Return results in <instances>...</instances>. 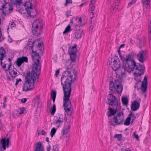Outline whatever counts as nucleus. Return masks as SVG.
Listing matches in <instances>:
<instances>
[{
    "label": "nucleus",
    "mask_w": 151,
    "mask_h": 151,
    "mask_svg": "<svg viewBox=\"0 0 151 151\" xmlns=\"http://www.w3.org/2000/svg\"><path fill=\"white\" fill-rule=\"evenodd\" d=\"M81 18L73 17L70 19V24L71 25L77 26L81 24Z\"/></svg>",
    "instance_id": "20"
},
{
    "label": "nucleus",
    "mask_w": 151,
    "mask_h": 151,
    "mask_svg": "<svg viewBox=\"0 0 151 151\" xmlns=\"http://www.w3.org/2000/svg\"><path fill=\"white\" fill-rule=\"evenodd\" d=\"M93 28V26L91 25L90 26L89 28V32L91 33L92 31Z\"/></svg>",
    "instance_id": "54"
},
{
    "label": "nucleus",
    "mask_w": 151,
    "mask_h": 151,
    "mask_svg": "<svg viewBox=\"0 0 151 151\" xmlns=\"http://www.w3.org/2000/svg\"><path fill=\"white\" fill-rule=\"evenodd\" d=\"M122 151H127L126 149H122Z\"/></svg>",
    "instance_id": "63"
},
{
    "label": "nucleus",
    "mask_w": 151,
    "mask_h": 151,
    "mask_svg": "<svg viewBox=\"0 0 151 151\" xmlns=\"http://www.w3.org/2000/svg\"><path fill=\"white\" fill-rule=\"evenodd\" d=\"M77 45H74L73 46L70 47L68 49V53L70 55L72 61H76L77 57Z\"/></svg>",
    "instance_id": "13"
},
{
    "label": "nucleus",
    "mask_w": 151,
    "mask_h": 151,
    "mask_svg": "<svg viewBox=\"0 0 151 151\" xmlns=\"http://www.w3.org/2000/svg\"><path fill=\"white\" fill-rule=\"evenodd\" d=\"M147 77L145 76L142 82L141 85V90L143 92H145L147 90Z\"/></svg>",
    "instance_id": "22"
},
{
    "label": "nucleus",
    "mask_w": 151,
    "mask_h": 151,
    "mask_svg": "<svg viewBox=\"0 0 151 151\" xmlns=\"http://www.w3.org/2000/svg\"><path fill=\"white\" fill-rule=\"evenodd\" d=\"M4 101L3 102V107H5V105H6V103L7 102V98L6 97H5L4 98Z\"/></svg>",
    "instance_id": "51"
},
{
    "label": "nucleus",
    "mask_w": 151,
    "mask_h": 151,
    "mask_svg": "<svg viewBox=\"0 0 151 151\" xmlns=\"http://www.w3.org/2000/svg\"><path fill=\"white\" fill-rule=\"evenodd\" d=\"M135 119L136 116L135 114L132 112H130L128 117L125 120L124 124L126 126L129 125L130 124L131 120V123H132Z\"/></svg>",
    "instance_id": "19"
},
{
    "label": "nucleus",
    "mask_w": 151,
    "mask_h": 151,
    "mask_svg": "<svg viewBox=\"0 0 151 151\" xmlns=\"http://www.w3.org/2000/svg\"><path fill=\"white\" fill-rule=\"evenodd\" d=\"M21 101L23 103H25L26 102L27 99L26 98H24L21 100Z\"/></svg>",
    "instance_id": "56"
},
{
    "label": "nucleus",
    "mask_w": 151,
    "mask_h": 151,
    "mask_svg": "<svg viewBox=\"0 0 151 151\" xmlns=\"http://www.w3.org/2000/svg\"><path fill=\"white\" fill-rule=\"evenodd\" d=\"M56 94L57 93L55 91H52L51 93V98L52 100L53 103H54L55 102Z\"/></svg>",
    "instance_id": "31"
},
{
    "label": "nucleus",
    "mask_w": 151,
    "mask_h": 151,
    "mask_svg": "<svg viewBox=\"0 0 151 151\" xmlns=\"http://www.w3.org/2000/svg\"><path fill=\"white\" fill-rule=\"evenodd\" d=\"M12 4L16 6L20 5L22 3V0H10Z\"/></svg>",
    "instance_id": "30"
},
{
    "label": "nucleus",
    "mask_w": 151,
    "mask_h": 151,
    "mask_svg": "<svg viewBox=\"0 0 151 151\" xmlns=\"http://www.w3.org/2000/svg\"><path fill=\"white\" fill-rule=\"evenodd\" d=\"M2 35V33L1 28H0V38L1 37Z\"/></svg>",
    "instance_id": "62"
},
{
    "label": "nucleus",
    "mask_w": 151,
    "mask_h": 151,
    "mask_svg": "<svg viewBox=\"0 0 151 151\" xmlns=\"http://www.w3.org/2000/svg\"><path fill=\"white\" fill-rule=\"evenodd\" d=\"M107 103L109 104L112 106H116L117 104V100L116 98L111 94H109L108 96Z\"/></svg>",
    "instance_id": "17"
},
{
    "label": "nucleus",
    "mask_w": 151,
    "mask_h": 151,
    "mask_svg": "<svg viewBox=\"0 0 151 151\" xmlns=\"http://www.w3.org/2000/svg\"><path fill=\"white\" fill-rule=\"evenodd\" d=\"M71 128V125L70 122H66L64 126L63 127L61 132L62 136L60 137V139H62L63 138V136H65L63 139L64 141L67 143L69 141L70 137V130Z\"/></svg>",
    "instance_id": "9"
},
{
    "label": "nucleus",
    "mask_w": 151,
    "mask_h": 151,
    "mask_svg": "<svg viewBox=\"0 0 151 151\" xmlns=\"http://www.w3.org/2000/svg\"><path fill=\"white\" fill-rule=\"evenodd\" d=\"M95 4H94L90 3L89 6V11L90 13V16L91 18L94 17V15L95 14Z\"/></svg>",
    "instance_id": "24"
},
{
    "label": "nucleus",
    "mask_w": 151,
    "mask_h": 151,
    "mask_svg": "<svg viewBox=\"0 0 151 151\" xmlns=\"http://www.w3.org/2000/svg\"><path fill=\"white\" fill-rule=\"evenodd\" d=\"M7 40L8 41L9 43H11L13 42V40L12 38L9 35L8 36Z\"/></svg>",
    "instance_id": "49"
},
{
    "label": "nucleus",
    "mask_w": 151,
    "mask_h": 151,
    "mask_svg": "<svg viewBox=\"0 0 151 151\" xmlns=\"http://www.w3.org/2000/svg\"><path fill=\"white\" fill-rule=\"evenodd\" d=\"M63 120V115L58 114L54 116L53 123L56 127L58 128L62 125Z\"/></svg>",
    "instance_id": "11"
},
{
    "label": "nucleus",
    "mask_w": 151,
    "mask_h": 151,
    "mask_svg": "<svg viewBox=\"0 0 151 151\" xmlns=\"http://www.w3.org/2000/svg\"><path fill=\"white\" fill-rule=\"evenodd\" d=\"M82 31L80 30L76 31L75 33V36L77 39L80 38L81 37Z\"/></svg>",
    "instance_id": "35"
},
{
    "label": "nucleus",
    "mask_w": 151,
    "mask_h": 151,
    "mask_svg": "<svg viewBox=\"0 0 151 151\" xmlns=\"http://www.w3.org/2000/svg\"><path fill=\"white\" fill-rule=\"evenodd\" d=\"M9 27L13 29L15 27V24L14 22H12L10 24Z\"/></svg>",
    "instance_id": "46"
},
{
    "label": "nucleus",
    "mask_w": 151,
    "mask_h": 151,
    "mask_svg": "<svg viewBox=\"0 0 151 151\" xmlns=\"http://www.w3.org/2000/svg\"><path fill=\"white\" fill-rule=\"evenodd\" d=\"M5 53V51L4 49L2 47L0 48V60H1V65L2 63H6V61L3 62L4 60L3 58L4 57V55Z\"/></svg>",
    "instance_id": "27"
},
{
    "label": "nucleus",
    "mask_w": 151,
    "mask_h": 151,
    "mask_svg": "<svg viewBox=\"0 0 151 151\" xmlns=\"http://www.w3.org/2000/svg\"><path fill=\"white\" fill-rule=\"evenodd\" d=\"M17 110L19 115H24L27 113L26 110L24 108H19Z\"/></svg>",
    "instance_id": "32"
},
{
    "label": "nucleus",
    "mask_w": 151,
    "mask_h": 151,
    "mask_svg": "<svg viewBox=\"0 0 151 151\" xmlns=\"http://www.w3.org/2000/svg\"><path fill=\"white\" fill-rule=\"evenodd\" d=\"M77 73L74 69H68L63 73L61 78V82L63 85L64 91L63 105L65 111L68 115H71L73 112L72 105L69 101L71 92L70 85L72 81L76 79Z\"/></svg>",
    "instance_id": "1"
},
{
    "label": "nucleus",
    "mask_w": 151,
    "mask_h": 151,
    "mask_svg": "<svg viewBox=\"0 0 151 151\" xmlns=\"http://www.w3.org/2000/svg\"><path fill=\"white\" fill-rule=\"evenodd\" d=\"M109 111L108 112L109 116H111L115 114L116 112L115 110L111 108H109Z\"/></svg>",
    "instance_id": "34"
},
{
    "label": "nucleus",
    "mask_w": 151,
    "mask_h": 151,
    "mask_svg": "<svg viewBox=\"0 0 151 151\" xmlns=\"http://www.w3.org/2000/svg\"><path fill=\"white\" fill-rule=\"evenodd\" d=\"M4 127L2 123L0 121V130H2L3 129Z\"/></svg>",
    "instance_id": "57"
},
{
    "label": "nucleus",
    "mask_w": 151,
    "mask_h": 151,
    "mask_svg": "<svg viewBox=\"0 0 151 151\" xmlns=\"http://www.w3.org/2000/svg\"><path fill=\"white\" fill-rule=\"evenodd\" d=\"M71 31V27L70 25H68L65 28L64 31L63 32V34H65L68 33Z\"/></svg>",
    "instance_id": "36"
},
{
    "label": "nucleus",
    "mask_w": 151,
    "mask_h": 151,
    "mask_svg": "<svg viewBox=\"0 0 151 151\" xmlns=\"http://www.w3.org/2000/svg\"><path fill=\"white\" fill-rule=\"evenodd\" d=\"M86 4V3H82V4H81L80 5V7H82V6H83V5H85Z\"/></svg>",
    "instance_id": "61"
},
{
    "label": "nucleus",
    "mask_w": 151,
    "mask_h": 151,
    "mask_svg": "<svg viewBox=\"0 0 151 151\" xmlns=\"http://www.w3.org/2000/svg\"><path fill=\"white\" fill-rule=\"evenodd\" d=\"M114 137L115 138L118 139L119 140H120L122 137V135L121 134H116L114 135Z\"/></svg>",
    "instance_id": "43"
},
{
    "label": "nucleus",
    "mask_w": 151,
    "mask_h": 151,
    "mask_svg": "<svg viewBox=\"0 0 151 151\" xmlns=\"http://www.w3.org/2000/svg\"><path fill=\"white\" fill-rule=\"evenodd\" d=\"M122 104L126 106L128 105V98L127 96H123L122 97Z\"/></svg>",
    "instance_id": "29"
},
{
    "label": "nucleus",
    "mask_w": 151,
    "mask_h": 151,
    "mask_svg": "<svg viewBox=\"0 0 151 151\" xmlns=\"http://www.w3.org/2000/svg\"><path fill=\"white\" fill-rule=\"evenodd\" d=\"M47 134V132H45L44 130L42 129L40 131V132L39 133V134H41L42 135H45Z\"/></svg>",
    "instance_id": "45"
},
{
    "label": "nucleus",
    "mask_w": 151,
    "mask_h": 151,
    "mask_svg": "<svg viewBox=\"0 0 151 151\" xmlns=\"http://www.w3.org/2000/svg\"><path fill=\"white\" fill-rule=\"evenodd\" d=\"M135 67L136 68V69L138 71V72H137L136 71L134 72L133 73V74L134 76V79L135 80H136L138 82L137 83H136V86L138 87V86H137V84L139 82L140 83L142 79L141 76L144 74L145 71V66L143 65H141L139 64L136 65V63L135 66L133 70L134 69ZM133 71V70L132 72ZM130 73H131V72Z\"/></svg>",
    "instance_id": "7"
},
{
    "label": "nucleus",
    "mask_w": 151,
    "mask_h": 151,
    "mask_svg": "<svg viewBox=\"0 0 151 151\" xmlns=\"http://www.w3.org/2000/svg\"><path fill=\"white\" fill-rule=\"evenodd\" d=\"M96 0H91L90 3L91 4H95Z\"/></svg>",
    "instance_id": "58"
},
{
    "label": "nucleus",
    "mask_w": 151,
    "mask_h": 151,
    "mask_svg": "<svg viewBox=\"0 0 151 151\" xmlns=\"http://www.w3.org/2000/svg\"><path fill=\"white\" fill-rule=\"evenodd\" d=\"M44 24L43 22L39 19L34 21L32 26V32L34 35L38 36L41 34Z\"/></svg>",
    "instance_id": "6"
},
{
    "label": "nucleus",
    "mask_w": 151,
    "mask_h": 151,
    "mask_svg": "<svg viewBox=\"0 0 151 151\" xmlns=\"http://www.w3.org/2000/svg\"><path fill=\"white\" fill-rule=\"evenodd\" d=\"M34 151H44V148L41 142H39L35 144Z\"/></svg>",
    "instance_id": "23"
},
{
    "label": "nucleus",
    "mask_w": 151,
    "mask_h": 151,
    "mask_svg": "<svg viewBox=\"0 0 151 151\" xmlns=\"http://www.w3.org/2000/svg\"><path fill=\"white\" fill-rule=\"evenodd\" d=\"M1 113L0 112V116H1Z\"/></svg>",
    "instance_id": "64"
},
{
    "label": "nucleus",
    "mask_w": 151,
    "mask_h": 151,
    "mask_svg": "<svg viewBox=\"0 0 151 151\" xmlns=\"http://www.w3.org/2000/svg\"><path fill=\"white\" fill-rule=\"evenodd\" d=\"M59 72H60V70L59 69H58L56 71L55 73V76L56 77H57V76L59 74Z\"/></svg>",
    "instance_id": "55"
},
{
    "label": "nucleus",
    "mask_w": 151,
    "mask_h": 151,
    "mask_svg": "<svg viewBox=\"0 0 151 151\" xmlns=\"http://www.w3.org/2000/svg\"><path fill=\"white\" fill-rule=\"evenodd\" d=\"M1 66L5 70H9V73L12 77H15L18 75L17 71L10 63L7 64L6 63H2Z\"/></svg>",
    "instance_id": "10"
},
{
    "label": "nucleus",
    "mask_w": 151,
    "mask_h": 151,
    "mask_svg": "<svg viewBox=\"0 0 151 151\" xmlns=\"http://www.w3.org/2000/svg\"><path fill=\"white\" fill-rule=\"evenodd\" d=\"M71 12L70 11H67L66 12V15L67 17H69L71 16Z\"/></svg>",
    "instance_id": "50"
},
{
    "label": "nucleus",
    "mask_w": 151,
    "mask_h": 151,
    "mask_svg": "<svg viewBox=\"0 0 151 151\" xmlns=\"http://www.w3.org/2000/svg\"><path fill=\"white\" fill-rule=\"evenodd\" d=\"M59 146L57 145H55L53 147L52 151H59Z\"/></svg>",
    "instance_id": "40"
},
{
    "label": "nucleus",
    "mask_w": 151,
    "mask_h": 151,
    "mask_svg": "<svg viewBox=\"0 0 151 151\" xmlns=\"http://www.w3.org/2000/svg\"><path fill=\"white\" fill-rule=\"evenodd\" d=\"M119 57L122 61L124 69H122L120 73H116L117 77L120 79H123L126 78L127 73L126 70L128 72L132 71L135 66V62L134 61L133 56L132 53H129L126 55H122L121 53L120 48L117 51Z\"/></svg>",
    "instance_id": "2"
},
{
    "label": "nucleus",
    "mask_w": 151,
    "mask_h": 151,
    "mask_svg": "<svg viewBox=\"0 0 151 151\" xmlns=\"http://www.w3.org/2000/svg\"><path fill=\"white\" fill-rule=\"evenodd\" d=\"M119 0H117L116 3L113 4L111 6V10L112 12H114L117 10L119 5L117 3H119Z\"/></svg>",
    "instance_id": "28"
},
{
    "label": "nucleus",
    "mask_w": 151,
    "mask_h": 151,
    "mask_svg": "<svg viewBox=\"0 0 151 151\" xmlns=\"http://www.w3.org/2000/svg\"><path fill=\"white\" fill-rule=\"evenodd\" d=\"M139 104L136 101H134L132 104L131 109L132 111L137 110L139 107Z\"/></svg>",
    "instance_id": "25"
},
{
    "label": "nucleus",
    "mask_w": 151,
    "mask_h": 151,
    "mask_svg": "<svg viewBox=\"0 0 151 151\" xmlns=\"http://www.w3.org/2000/svg\"><path fill=\"white\" fill-rule=\"evenodd\" d=\"M51 145H50L49 144H48L46 147L47 151H50L51 149Z\"/></svg>",
    "instance_id": "48"
},
{
    "label": "nucleus",
    "mask_w": 151,
    "mask_h": 151,
    "mask_svg": "<svg viewBox=\"0 0 151 151\" xmlns=\"http://www.w3.org/2000/svg\"><path fill=\"white\" fill-rule=\"evenodd\" d=\"M109 89L112 91H116L118 93H121L123 90V86L117 80L112 78L110 79Z\"/></svg>",
    "instance_id": "8"
},
{
    "label": "nucleus",
    "mask_w": 151,
    "mask_h": 151,
    "mask_svg": "<svg viewBox=\"0 0 151 151\" xmlns=\"http://www.w3.org/2000/svg\"><path fill=\"white\" fill-rule=\"evenodd\" d=\"M147 53V51L145 50H141L138 54L137 58L139 62L143 63L145 61Z\"/></svg>",
    "instance_id": "18"
},
{
    "label": "nucleus",
    "mask_w": 151,
    "mask_h": 151,
    "mask_svg": "<svg viewBox=\"0 0 151 151\" xmlns=\"http://www.w3.org/2000/svg\"><path fill=\"white\" fill-rule=\"evenodd\" d=\"M150 25H149L148 28V33H149V38L150 40L149 44L151 46V24Z\"/></svg>",
    "instance_id": "37"
},
{
    "label": "nucleus",
    "mask_w": 151,
    "mask_h": 151,
    "mask_svg": "<svg viewBox=\"0 0 151 151\" xmlns=\"http://www.w3.org/2000/svg\"><path fill=\"white\" fill-rule=\"evenodd\" d=\"M137 1L136 0H132L129 3L127 7L128 8L130 7L132 5L135 3Z\"/></svg>",
    "instance_id": "41"
},
{
    "label": "nucleus",
    "mask_w": 151,
    "mask_h": 151,
    "mask_svg": "<svg viewBox=\"0 0 151 151\" xmlns=\"http://www.w3.org/2000/svg\"><path fill=\"white\" fill-rule=\"evenodd\" d=\"M134 137L138 140H139V137L137 134H136L135 133L134 134Z\"/></svg>",
    "instance_id": "52"
},
{
    "label": "nucleus",
    "mask_w": 151,
    "mask_h": 151,
    "mask_svg": "<svg viewBox=\"0 0 151 151\" xmlns=\"http://www.w3.org/2000/svg\"><path fill=\"white\" fill-rule=\"evenodd\" d=\"M142 1L144 10L150 7V0H142Z\"/></svg>",
    "instance_id": "26"
},
{
    "label": "nucleus",
    "mask_w": 151,
    "mask_h": 151,
    "mask_svg": "<svg viewBox=\"0 0 151 151\" xmlns=\"http://www.w3.org/2000/svg\"><path fill=\"white\" fill-rule=\"evenodd\" d=\"M72 2V0H66L65 5H67L68 4L71 3Z\"/></svg>",
    "instance_id": "53"
},
{
    "label": "nucleus",
    "mask_w": 151,
    "mask_h": 151,
    "mask_svg": "<svg viewBox=\"0 0 151 151\" xmlns=\"http://www.w3.org/2000/svg\"><path fill=\"white\" fill-rule=\"evenodd\" d=\"M109 65L114 70L117 71L120 67V62L117 56H114L110 61Z\"/></svg>",
    "instance_id": "12"
},
{
    "label": "nucleus",
    "mask_w": 151,
    "mask_h": 151,
    "mask_svg": "<svg viewBox=\"0 0 151 151\" xmlns=\"http://www.w3.org/2000/svg\"><path fill=\"white\" fill-rule=\"evenodd\" d=\"M5 3V0H0V9H1Z\"/></svg>",
    "instance_id": "42"
},
{
    "label": "nucleus",
    "mask_w": 151,
    "mask_h": 151,
    "mask_svg": "<svg viewBox=\"0 0 151 151\" xmlns=\"http://www.w3.org/2000/svg\"><path fill=\"white\" fill-rule=\"evenodd\" d=\"M12 115L14 117H17L20 115L17 110L14 111L13 112Z\"/></svg>",
    "instance_id": "39"
},
{
    "label": "nucleus",
    "mask_w": 151,
    "mask_h": 151,
    "mask_svg": "<svg viewBox=\"0 0 151 151\" xmlns=\"http://www.w3.org/2000/svg\"><path fill=\"white\" fill-rule=\"evenodd\" d=\"M109 123L110 125L115 126L116 125V123L115 122L114 120L113 121L112 119H110L109 121Z\"/></svg>",
    "instance_id": "44"
},
{
    "label": "nucleus",
    "mask_w": 151,
    "mask_h": 151,
    "mask_svg": "<svg viewBox=\"0 0 151 151\" xmlns=\"http://www.w3.org/2000/svg\"><path fill=\"white\" fill-rule=\"evenodd\" d=\"M1 9L3 13L6 15L9 14L12 12L13 9L12 6L9 3H5Z\"/></svg>",
    "instance_id": "14"
},
{
    "label": "nucleus",
    "mask_w": 151,
    "mask_h": 151,
    "mask_svg": "<svg viewBox=\"0 0 151 151\" xmlns=\"http://www.w3.org/2000/svg\"><path fill=\"white\" fill-rule=\"evenodd\" d=\"M33 4H36L37 2L35 0H28L23 3L22 5L24 8H22L18 9V12L26 17H29L32 15V3Z\"/></svg>",
    "instance_id": "5"
},
{
    "label": "nucleus",
    "mask_w": 151,
    "mask_h": 151,
    "mask_svg": "<svg viewBox=\"0 0 151 151\" xmlns=\"http://www.w3.org/2000/svg\"><path fill=\"white\" fill-rule=\"evenodd\" d=\"M22 81V80L21 78H17L16 79L15 85L17 86L19 82H21Z\"/></svg>",
    "instance_id": "47"
},
{
    "label": "nucleus",
    "mask_w": 151,
    "mask_h": 151,
    "mask_svg": "<svg viewBox=\"0 0 151 151\" xmlns=\"http://www.w3.org/2000/svg\"><path fill=\"white\" fill-rule=\"evenodd\" d=\"M124 118V115L123 113L120 112L114 115V120L116 124H119L122 122Z\"/></svg>",
    "instance_id": "16"
},
{
    "label": "nucleus",
    "mask_w": 151,
    "mask_h": 151,
    "mask_svg": "<svg viewBox=\"0 0 151 151\" xmlns=\"http://www.w3.org/2000/svg\"><path fill=\"white\" fill-rule=\"evenodd\" d=\"M35 47H37L40 50H42L43 48V46L42 41L40 40H37L33 42L31 40H29L24 49V51H32V55L35 62L33 66H35L36 65H40L39 64L40 57L38 53L34 51L35 50L34 49Z\"/></svg>",
    "instance_id": "4"
},
{
    "label": "nucleus",
    "mask_w": 151,
    "mask_h": 151,
    "mask_svg": "<svg viewBox=\"0 0 151 151\" xmlns=\"http://www.w3.org/2000/svg\"><path fill=\"white\" fill-rule=\"evenodd\" d=\"M1 144L3 150L1 147H0V151L5 150L6 148L9 147V145L11 144L9 138H2L1 139Z\"/></svg>",
    "instance_id": "15"
},
{
    "label": "nucleus",
    "mask_w": 151,
    "mask_h": 151,
    "mask_svg": "<svg viewBox=\"0 0 151 151\" xmlns=\"http://www.w3.org/2000/svg\"><path fill=\"white\" fill-rule=\"evenodd\" d=\"M28 62V58L26 57H22L21 58H18L15 61V63L17 66L19 67L23 63H27Z\"/></svg>",
    "instance_id": "21"
},
{
    "label": "nucleus",
    "mask_w": 151,
    "mask_h": 151,
    "mask_svg": "<svg viewBox=\"0 0 151 151\" xmlns=\"http://www.w3.org/2000/svg\"><path fill=\"white\" fill-rule=\"evenodd\" d=\"M56 110V107L55 105L53 104V106L51 107L50 109V113L51 114L53 115L54 114Z\"/></svg>",
    "instance_id": "38"
},
{
    "label": "nucleus",
    "mask_w": 151,
    "mask_h": 151,
    "mask_svg": "<svg viewBox=\"0 0 151 151\" xmlns=\"http://www.w3.org/2000/svg\"><path fill=\"white\" fill-rule=\"evenodd\" d=\"M57 129L54 127H53L51 129L50 133V135L52 138L55 135L57 132Z\"/></svg>",
    "instance_id": "33"
},
{
    "label": "nucleus",
    "mask_w": 151,
    "mask_h": 151,
    "mask_svg": "<svg viewBox=\"0 0 151 151\" xmlns=\"http://www.w3.org/2000/svg\"><path fill=\"white\" fill-rule=\"evenodd\" d=\"M45 140L48 143V144H49V138L48 137H47L46 138Z\"/></svg>",
    "instance_id": "59"
},
{
    "label": "nucleus",
    "mask_w": 151,
    "mask_h": 151,
    "mask_svg": "<svg viewBox=\"0 0 151 151\" xmlns=\"http://www.w3.org/2000/svg\"><path fill=\"white\" fill-rule=\"evenodd\" d=\"M40 69V65H36L33 66L31 73H27L25 76V82L22 87L23 91L26 92L33 90L35 88L34 83L38 79Z\"/></svg>",
    "instance_id": "3"
},
{
    "label": "nucleus",
    "mask_w": 151,
    "mask_h": 151,
    "mask_svg": "<svg viewBox=\"0 0 151 151\" xmlns=\"http://www.w3.org/2000/svg\"><path fill=\"white\" fill-rule=\"evenodd\" d=\"M124 44H122L121 45H120V47H119V48L121 49V48L124 47Z\"/></svg>",
    "instance_id": "60"
}]
</instances>
